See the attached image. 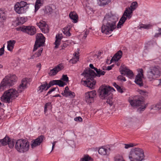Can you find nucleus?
<instances>
[{
    "label": "nucleus",
    "instance_id": "f257e3e1",
    "mask_svg": "<svg viewBox=\"0 0 161 161\" xmlns=\"http://www.w3.org/2000/svg\"><path fill=\"white\" fill-rule=\"evenodd\" d=\"M27 83L26 79H23L18 88V91L14 89H10L5 91L1 97L2 101L8 103L12 102L13 99L18 97V92H21L27 88Z\"/></svg>",
    "mask_w": 161,
    "mask_h": 161
},
{
    "label": "nucleus",
    "instance_id": "f03ea898",
    "mask_svg": "<svg viewBox=\"0 0 161 161\" xmlns=\"http://www.w3.org/2000/svg\"><path fill=\"white\" fill-rule=\"evenodd\" d=\"M118 18L112 14H107L103 20L101 30L103 33L108 34L110 33L116 28V23Z\"/></svg>",
    "mask_w": 161,
    "mask_h": 161
},
{
    "label": "nucleus",
    "instance_id": "7ed1b4c3",
    "mask_svg": "<svg viewBox=\"0 0 161 161\" xmlns=\"http://www.w3.org/2000/svg\"><path fill=\"white\" fill-rule=\"evenodd\" d=\"M105 73V71L99 69L98 72L96 74L94 71L89 68L84 70L81 74V75L84 76L86 79L85 80H83L82 79L81 82L85 86L92 88L96 83L95 81H93L94 78L96 76L99 77L101 75H104Z\"/></svg>",
    "mask_w": 161,
    "mask_h": 161
},
{
    "label": "nucleus",
    "instance_id": "20e7f679",
    "mask_svg": "<svg viewBox=\"0 0 161 161\" xmlns=\"http://www.w3.org/2000/svg\"><path fill=\"white\" fill-rule=\"evenodd\" d=\"M138 4L136 2H133L129 8H126L121 18L120 19L117 25L118 28H121L126 20L127 18L130 19L131 17L133 11L137 7Z\"/></svg>",
    "mask_w": 161,
    "mask_h": 161
},
{
    "label": "nucleus",
    "instance_id": "39448f33",
    "mask_svg": "<svg viewBox=\"0 0 161 161\" xmlns=\"http://www.w3.org/2000/svg\"><path fill=\"white\" fill-rule=\"evenodd\" d=\"M160 67L157 65L150 66L147 72L146 76L148 80L153 81L158 78L161 75Z\"/></svg>",
    "mask_w": 161,
    "mask_h": 161
},
{
    "label": "nucleus",
    "instance_id": "423d86ee",
    "mask_svg": "<svg viewBox=\"0 0 161 161\" xmlns=\"http://www.w3.org/2000/svg\"><path fill=\"white\" fill-rule=\"evenodd\" d=\"M143 150L138 148L132 149L129 156L130 161H141L143 159Z\"/></svg>",
    "mask_w": 161,
    "mask_h": 161
},
{
    "label": "nucleus",
    "instance_id": "0eeeda50",
    "mask_svg": "<svg viewBox=\"0 0 161 161\" xmlns=\"http://www.w3.org/2000/svg\"><path fill=\"white\" fill-rule=\"evenodd\" d=\"M17 81V77L14 75H9L6 76L1 83L0 90L2 91L8 86L14 85Z\"/></svg>",
    "mask_w": 161,
    "mask_h": 161
},
{
    "label": "nucleus",
    "instance_id": "6e6552de",
    "mask_svg": "<svg viewBox=\"0 0 161 161\" xmlns=\"http://www.w3.org/2000/svg\"><path fill=\"white\" fill-rule=\"evenodd\" d=\"M29 147V142L26 140L19 139L16 142L15 148L18 152L20 153H24L28 151Z\"/></svg>",
    "mask_w": 161,
    "mask_h": 161
},
{
    "label": "nucleus",
    "instance_id": "1a4fd4ad",
    "mask_svg": "<svg viewBox=\"0 0 161 161\" xmlns=\"http://www.w3.org/2000/svg\"><path fill=\"white\" fill-rule=\"evenodd\" d=\"M29 8L28 4L24 1L17 2L15 5L14 9L19 14L25 13Z\"/></svg>",
    "mask_w": 161,
    "mask_h": 161
},
{
    "label": "nucleus",
    "instance_id": "9d476101",
    "mask_svg": "<svg viewBox=\"0 0 161 161\" xmlns=\"http://www.w3.org/2000/svg\"><path fill=\"white\" fill-rule=\"evenodd\" d=\"M99 96L102 99L110 95L111 92L115 91L114 89L110 86L104 85L100 89Z\"/></svg>",
    "mask_w": 161,
    "mask_h": 161
},
{
    "label": "nucleus",
    "instance_id": "9b49d317",
    "mask_svg": "<svg viewBox=\"0 0 161 161\" xmlns=\"http://www.w3.org/2000/svg\"><path fill=\"white\" fill-rule=\"evenodd\" d=\"M36 40L34 46L33 51L37 50L38 47L42 46L45 42V38L41 33H39L36 36Z\"/></svg>",
    "mask_w": 161,
    "mask_h": 161
},
{
    "label": "nucleus",
    "instance_id": "f8f14e48",
    "mask_svg": "<svg viewBox=\"0 0 161 161\" xmlns=\"http://www.w3.org/2000/svg\"><path fill=\"white\" fill-rule=\"evenodd\" d=\"M96 94V92L94 90L86 92L85 97L86 102L88 103H93L94 101Z\"/></svg>",
    "mask_w": 161,
    "mask_h": 161
},
{
    "label": "nucleus",
    "instance_id": "ddd939ff",
    "mask_svg": "<svg viewBox=\"0 0 161 161\" xmlns=\"http://www.w3.org/2000/svg\"><path fill=\"white\" fill-rule=\"evenodd\" d=\"M120 71L122 75H127L130 78H132L133 76V72L124 65H122L120 68Z\"/></svg>",
    "mask_w": 161,
    "mask_h": 161
},
{
    "label": "nucleus",
    "instance_id": "4468645a",
    "mask_svg": "<svg viewBox=\"0 0 161 161\" xmlns=\"http://www.w3.org/2000/svg\"><path fill=\"white\" fill-rule=\"evenodd\" d=\"M140 96H138L137 98L136 97L133 98V99L129 101L131 106L133 107H137L140 106L144 103L142 99H141Z\"/></svg>",
    "mask_w": 161,
    "mask_h": 161
},
{
    "label": "nucleus",
    "instance_id": "2eb2a0df",
    "mask_svg": "<svg viewBox=\"0 0 161 161\" xmlns=\"http://www.w3.org/2000/svg\"><path fill=\"white\" fill-rule=\"evenodd\" d=\"M48 85V86L45 90H47L51 86L54 85H58L59 86L63 87L66 85V84L60 80H53L50 81Z\"/></svg>",
    "mask_w": 161,
    "mask_h": 161
},
{
    "label": "nucleus",
    "instance_id": "dca6fc26",
    "mask_svg": "<svg viewBox=\"0 0 161 161\" xmlns=\"http://www.w3.org/2000/svg\"><path fill=\"white\" fill-rule=\"evenodd\" d=\"M143 70L142 69H139V73L136 76L135 80L136 83L139 85L140 86H143L142 79V76L143 75Z\"/></svg>",
    "mask_w": 161,
    "mask_h": 161
},
{
    "label": "nucleus",
    "instance_id": "f3484780",
    "mask_svg": "<svg viewBox=\"0 0 161 161\" xmlns=\"http://www.w3.org/2000/svg\"><path fill=\"white\" fill-rule=\"evenodd\" d=\"M45 139V137L41 135L39 136L38 138L33 140V142L31 144L32 147L34 148L39 145Z\"/></svg>",
    "mask_w": 161,
    "mask_h": 161
},
{
    "label": "nucleus",
    "instance_id": "a211bd4d",
    "mask_svg": "<svg viewBox=\"0 0 161 161\" xmlns=\"http://www.w3.org/2000/svg\"><path fill=\"white\" fill-rule=\"evenodd\" d=\"M64 67L62 64H59L53 69L51 70L49 74L51 76L55 75L58 71L62 69Z\"/></svg>",
    "mask_w": 161,
    "mask_h": 161
},
{
    "label": "nucleus",
    "instance_id": "6ab92c4d",
    "mask_svg": "<svg viewBox=\"0 0 161 161\" xmlns=\"http://www.w3.org/2000/svg\"><path fill=\"white\" fill-rule=\"evenodd\" d=\"M37 25L41 29L42 32L47 33L48 32L49 30L47 28L46 22L43 21L41 20L39 22L36 23Z\"/></svg>",
    "mask_w": 161,
    "mask_h": 161
},
{
    "label": "nucleus",
    "instance_id": "aec40b11",
    "mask_svg": "<svg viewBox=\"0 0 161 161\" xmlns=\"http://www.w3.org/2000/svg\"><path fill=\"white\" fill-rule=\"evenodd\" d=\"M110 151V148L105 147H102L99 148L98 150L99 154L103 155H108Z\"/></svg>",
    "mask_w": 161,
    "mask_h": 161
},
{
    "label": "nucleus",
    "instance_id": "412c9836",
    "mask_svg": "<svg viewBox=\"0 0 161 161\" xmlns=\"http://www.w3.org/2000/svg\"><path fill=\"white\" fill-rule=\"evenodd\" d=\"M122 55V51L119 50L115 54L114 56L110 60V63H112L113 61L116 62L118 61L121 58Z\"/></svg>",
    "mask_w": 161,
    "mask_h": 161
},
{
    "label": "nucleus",
    "instance_id": "4be33fe9",
    "mask_svg": "<svg viewBox=\"0 0 161 161\" xmlns=\"http://www.w3.org/2000/svg\"><path fill=\"white\" fill-rule=\"evenodd\" d=\"M62 94L66 97L70 96L71 97H74L75 96L74 92L69 91L68 86L65 87L64 92H62Z\"/></svg>",
    "mask_w": 161,
    "mask_h": 161
},
{
    "label": "nucleus",
    "instance_id": "5701e85b",
    "mask_svg": "<svg viewBox=\"0 0 161 161\" xmlns=\"http://www.w3.org/2000/svg\"><path fill=\"white\" fill-rule=\"evenodd\" d=\"M25 29L24 32H25L29 34L33 35L36 33V30L33 26H25Z\"/></svg>",
    "mask_w": 161,
    "mask_h": 161
},
{
    "label": "nucleus",
    "instance_id": "b1692460",
    "mask_svg": "<svg viewBox=\"0 0 161 161\" xmlns=\"http://www.w3.org/2000/svg\"><path fill=\"white\" fill-rule=\"evenodd\" d=\"M56 40L55 42V48H57L58 46L59 45L60 42L62 38V34H58L56 36Z\"/></svg>",
    "mask_w": 161,
    "mask_h": 161
},
{
    "label": "nucleus",
    "instance_id": "393cba45",
    "mask_svg": "<svg viewBox=\"0 0 161 161\" xmlns=\"http://www.w3.org/2000/svg\"><path fill=\"white\" fill-rule=\"evenodd\" d=\"M10 138L8 136H6L3 139L0 140V146H5L8 144Z\"/></svg>",
    "mask_w": 161,
    "mask_h": 161
},
{
    "label": "nucleus",
    "instance_id": "a878e982",
    "mask_svg": "<svg viewBox=\"0 0 161 161\" xmlns=\"http://www.w3.org/2000/svg\"><path fill=\"white\" fill-rule=\"evenodd\" d=\"M48 86V85L47 82H44L43 84H42L39 87L38 92H39V93H41L43 90H46Z\"/></svg>",
    "mask_w": 161,
    "mask_h": 161
},
{
    "label": "nucleus",
    "instance_id": "bb28decb",
    "mask_svg": "<svg viewBox=\"0 0 161 161\" xmlns=\"http://www.w3.org/2000/svg\"><path fill=\"white\" fill-rule=\"evenodd\" d=\"M70 18L74 21V23L77 22L78 16L76 14L75 12H71L69 14Z\"/></svg>",
    "mask_w": 161,
    "mask_h": 161
},
{
    "label": "nucleus",
    "instance_id": "cd10ccee",
    "mask_svg": "<svg viewBox=\"0 0 161 161\" xmlns=\"http://www.w3.org/2000/svg\"><path fill=\"white\" fill-rule=\"evenodd\" d=\"M15 42L14 40H10L8 42L7 49L8 50L12 51L14 48Z\"/></svg>",
    "mask_w": 161,
    "mask_h": 161
},
{
    "label": "nucleus",
    "instance_id": "c85d7f7f",
    "mask_svg": "<svg viewBox=\"0 0 161 161\" xmlns=\"http://www.w3.org/2000/svg\"><path fill=\"white\" fill-rule=\"evenodd\" d=\"M6 19V15L2 10H0V22H3Z\"/></svg>",
    "mask_w": 161,
    "mask_h": 161
},
{
    "label": "nucleus",
    "instance_id": "c756f323",
    "mask_svg": "<svg viewBox=\"0 0 161 161\" xmlns=\"http://www.w3.org/2000/svg\"><path fill=\"white\" fill-rule=\"evenodd\" d=\"M27 20V19L25 17H19L18 19V22L17 23V25L20 24H22L25 22Z\"/></svg>",
    "mask_w": 161,
    "mask_h": 161
},
{
    "label": "nucleus",
    "instance_id": "7c9ffc66",
    "mask_svg": "<svg viewBox=\"0 0 161 161\" xmlns=\"http://www.w3.org/2000/svg\"><path fill=\"white\" fill-rule=\"evenodd\" d=\"M161 105L158 103L156 104L153 105L151 106L150 108L151 109H153L154 110H158L161 109Z\"/></svg>",
    "mask_w": 161,
    "mask_h": 161
},
{
    "label": "nucleus",
    "instance_id": "2f4dec72",
    "mask_svg": "<svg viewBox=\"0 0 161 161\" xmlns=\"http://www.w3.org/2000/svg\"><path fill=\"white\" fill-rule=\"evenodd\" d=\"M69 29L68 27H67L64 28L62 30L63 33L66 36H70L71 35L69 32Z\"/></svg>",
    "mask_w": 161,
    "mask_h": 161
},
{
    "label": "nucleus",
    "instance_id": "473e14b6",
    "mask_svg": "<svg viewBox=\"0 0 161 161\" xmlns=\"http://www.w3.org/2000/svg\"><path fill=\"white\" fill-rule=\"evenodd\" d=\"M42 4L41 2V0H37L35 4V12H36L40 8Z\"/></svg>",
    "mask_w": 161,
    "mask_h": 161
},
{
    "label": "nucleus",
    "instance_id": "72a5a7b5",
    "mask_svg": "<svg viewBox=\"0 0 161 161\" xmlns=\"http://www.w3.org/2000/svg\"><path fill=\"white\" fill-rule=\"evenodd\" d=\"M53 12V9L50 6H47L46 7L45 13L48 14H51Z\"/></svg>",
    "mask_w": 161,
    "mask_h": 161
},
{
    "label": "nucleus",
    "instance_id": "f704fd0d",
    "mask_svg": "<svg viewBox=\"0 0 161 161\" xmlns=\"http://www.w3.org/2000/svg\"><path fill=\"white\" fill-rule=\"evenodd\" d=\"M16 142V141L14 139H10L8 142V145L9 147L10 148H12L13 147L14 145V143Z\"/></svg>",
    "mask_w": 161,
    "mask_h": 161
},
{
    "label": "nucleus",
    "instance_id": "c9c22d12",
    "mask_svg": "<svg viewBox=\"0 0 161 161\" xmlns=\"http://www.w3.org/2000/svg\"><path fill=\"white\" fill-rule=\"evenodd\" d=\"M80 161H93V159L88 156H85L81 159Z\"/></svg>",
    "mask_w": 161,
    "mask_h": 161
},
{
    "label": "nucleus",
    "instance_id": "e433bc0d",
    "mask_svg": "<svg viewBox=\"0 0 161 161\" xmlns=\"http://www.w3.org/2000/svg\"><path fill=\"white\" fill-rule=\"evenodd\" d=\"M75 58H74L73 59H71L70 61L71 62L72 61H73L74 60V62L73 63H75L76 62L79 60V56H78V53H75Z\"/></svg>",
    "mask_w": 161,
    "mask_h": 161
},
{
    "label": "nucleus",
    "instance_id": "4c0bfd02",
    "mask_svg": "<svg viewBox=\"0 0 161 161\" xmlns=\"http://www.w3.org/2000/svg\"><path fill=\"white\" fill-rule=\"evenodd\" d=\"M43 48H40L39 50L38 51V53H35V54L34 55L35 57H39L41 55V54L42 52Z\"/></svg>",
    "mask_w": 161,
    "mask_h": 161
},
{
    "label": "nucleus",
    "instance_id": "58836bf2",
    "mask_svg": "<svg viewBox=\"0 0 161 161\" xmlns=\"http://www.w3.org/2000/svg\"><path fill=\"white\" fill-rule=\"evenodd\" d=\"M25 26H22L20 27H17L16 28V30L17 31H21L23 32H24L25 29Z\"/></svg>",
    "mask_w": 161,
    "mask_h": 161
},
{
    "label": "nucleus",
    "instance_id": "ea45409f",
    "mask_svg": "<svg viewBox=\"0 0 161 161\" xmlns=\"http://www.w3.org/2000/svg\"><path fill=\"white\" fill-rule=\"evenodd\" d=\"M61 79L64 81L68 82L69 81V78L67 75H63Z\"/></svg>",
    "mask_w": 161,
    "mask_h": 161
},
{
    "label": "nucleus",
    "instance_id": "a19ab883",
    "mask_svg": "<svg viewBox=\"0 0 161 161\" xmlns=\"http://www.w3.org/2000/svg\"><path fill=\"white\" fill-rule=\"evenodd\" d=\"M56 89H57L58 91V89L57 87L53 88L52 89H50L48 92L47 94H46V96H47L48 94H50L52 92L55 91Z\"/></svg>",
    "mask_w": 161,
    "mask_h": 161
},
{
    "label": "nucleus",
    "instance_id": "79ce46f5",
    "mask_svg": "<svg viewBox=\"0 0 161 161\" xmlns=\"http://www.w3.org/2000/svg\"><path fill=\"white\" fill-rule=\"evenodd\" d=\"M99 1L103 4L106 5L111 2V0H99Z\"/></svg>",
    "mask_w": 161,
    "mask_h": 161
},
{
    "label": "nucleus",
    "instance_id": "37998d69",
    "mask_svg": "<svg viewBox=\"0 0 161 161\" xmlns=\"http://www.w3.org/2000/svg\"><path fill=\"white\" fill-rule=\"evenodd\" d=\"M106 102L107 103L109 104L110 106L112 105L113 103V100L111 98L107 99Z\"/></svg>",
    "mask_w": 161,
    "mask_h": 161
},
{
    "label": "nucleus",
    "instance_id": "c03bdc74",
    "mask_svg": "<svg viewBox=\"0 0 161 161\" xmlns=\"http://www.w3.org/2000/svg\"><path fill=\"white\" fill-rule=\"evenodd\" d=\"M125 149H128L130 147H132L134 146V145L132 144H125Z\"/></svg>",
    "mask_w": 161,
    "mask_h": 161
},
{
    "label": "nucleus",
    "instance_id": "a18cd8bd",
    "mask_svg": "<svg viewBox=\"0 0 161 161\" xmlns=\"http://www.w3.org/2000/svg\"><path fill=\"white\" fill-rule=\"evenodd\" d=\"M74 120L76 121L81 122L82 121V119L80 116L75 118Z\"/></svg>",
    "mask_w": 161,
    "mask_h": 161
},
{
    "label": "nucleus",
    "instance_id": "49530a36",
    "mask_svg": "<svg viewBox=\"0 0 161 161\" xmlns=\"http://www.w3.org/2000/svg\"><path fill=\"white\" fill-rule=\"evenodd\" d=\"M159 33H156L154 36L156 37H157L159 36H161V28H160L159 29Z\"/></svg>",
    "mask_w": 161,
    "mask_h": 161
},
{
    "label": "nucleus",
    "instance_id": "de8ad7c7",
    "mask_svg": "<svg viewBox=\"0 0 161 161\" xmlns=\"http://www.w3.org/2000/svg\"><path fill=\"white\" fill-rule=\"evenodd\" d=\"M147 105V104H146L144 106H142L139 108V109H140L141 111H143L146 107Z\"/></svg>",
    "mask_w": 161,
    "mask_h": 161
},
{
    "label": "nucleus",
    "instance_id": "09e8293b",
    "mask_svg": "<svg viewBox=\"0 0 161 161\" xmlns=\"http://www.w3.org/2000/svg\"><path fill=\"white\" fill-rule=\"evenodd\" d=\"M156 82L157 85H161V79L157 80Z\"/></svg>",
    "mask_w": 161,
    "mask_h": 161
},
{
    "label": "nucleus",
    "instance_id": "8fccbe9b",
    "mask_svg": "<svg viewBox=\"0 0 161 161\" xmlns=\"http://www.w3.org/2000/svg\"><path fill=\"white\" fill-rule=\"evenodd\" d=\"M116 89L119 92L121 93H122L123 92V91H122V88L119 86Z\"/></svg>",
    "mask_w": 161,
    "mask_h": 161
},
{
    "label": "nucleus",
    "instance_id": "3c124183",
    "mask_svg": "<svg viewBox=\"0 0 161 161\" xmlns=\"http://www.w3.org/2000/svg\"><path fill=\"white\" fill-rule=\"evenodd\" d=\"M88 32L87 31H86L85 33L84 34L83 36V38L84 39H86V38L87 37V36L88 34Z\"/></svg>",
    "mask_w": 161,
    "mask_h": 161
},
{
    "label": "nucleus",
    "instance_id": "603ef678",
    "mask_svg": "<svg viewBox=\"0 0 161 161\" xmlns=\"http://www.w3.org/2000/svg\"><path fill=\"white\" fill-rule=\"evenodd\" d=\"M115 161H124L122 157H121L119 158H115Z\"/></svg>",
    "mask_w": 161,
    "mask_h": 161
},
{
    "label": "nucleus",
    "instance_id": "864d4df0",
    "mask_svg": "<svg viewBox=\"0 0 161 161\" xmlns=\"http://www.w3.org/2000/svg\"><path fill=\"white\" fill-rule=\"evenodd\" d=\"M4 45L3 47L0 49V53H2L3 54L4 53Z\"/></svg>",
    "mask_w": 161,
    "mask_h": 161
},
{
    "label": "nucleus",
    "instance_id": "5fc2aeb1",
    "mask_svg": "<svg viewBox=\"0 0 161 161\" xmlns=\"http://www.w3.org/2000/svg\"><path fill=\"white\" fill-rule=\"evenodd\" d=\"M45 106L47 107H49L50 108L51 107V103H47L46 104Z\"/></svg>",
    "mask_w": 161,
    "mask_h": 161
},
{
    "label": "nucleus",
    "instance_id": "6e6d98bb",
    "mask_svg": "<svg viewBox=\"0 0 161 161\" xmlns=\"http://www.w3.org/2000/svg\"><path fill=\"white\" fill-rule=\"evenodd\" d=\"M113 66H114L113 65L110 66H108L106 69L108 70H110L112 69Z\"/></svg>",
    "mask_w": 161,
    "mask_h": 161
},
{
    "label": "nucleus",
    "instance_id": "4d7b16f0",
    "mask_svg": "<svg viewBox=\"0 0 161 161\" xmlns=\"http://www.w3.org/2000/svg\"><path fill=\"white\" fill-rule=\"evenodd\" d=\"M122 78H123V76L121 75H120L118 77L117 79L118 80H122Z\"/></svg>",
    "mask_w": 161,
    "mask_h": 161
},
{
    "label": "nucleus",
    "instance_id": "13d9d810",
    "mask_svg": "<svg viewBox=\"0 0 161 161\" xmlns=\"http://www.w3.org/2000/svg\"><path fill=\"white\" fill-rule=\"evenodd\" d=\"M148 26H146V25H142V26H141L140 28L147 29L148 28Z\"/></svg>",
    "mask_w": 161,
    "mask_h": 161
},
{
    "label": "nucleus",
    "instance_id": "bf43d9fd",
    "mask_svg": "<svg viewBox=\"0 0 161 161\" xmlns=\"http://www.w3.org/2000/svg\"><path fill=\"white\" fill-rule=\"evenodd\" d=\"M152 138L153 139V140H152V142H153L155 141V140H156V139L157 137H155V136H153L152 137Z\"/></svg>",
    "mask_w": 161,
    "mask_h": 161
},
{
    "label": "nucleus",
    "instance_id": "052dcab7",
    "mask_svg": "<svg viewBox=\"0 0 161 161\" xmlns=\"http://www.w3.org/2000/svg\"><path fill=\"white\" fill-rule=\"evenodd\" d=\"M89 66L91 68L93 69L95 68L92 64H90V65H89Z\"/></svg>",
    "mask_w": 161,
    "mask_h": 161
},
{
    "label": "nucleus",
    "instance_id": "680f3d73",
    "mask_svg": "<svg viewBox=\"0 0 161 161\" xmlns=\"http://www.w3.org/2000/svg\"><path fill=\"white\" fill-rule=\"evenodd\" d=\"M93 69L96 71L97 73L96 74H97V73H98L99 72V69H98L97 68L95 67Z\"/></svg>",
    "mask_w": 161,
    "mask_h": 161
},
{
    "label": "nucleus",
    "instance_id": "e2e57ef3",
    "mask_svg": "<svg viewBox=\"0 0 161 161\" xmlns=\"http://www.w3.org/2000/svg\"><path fill=\"white\" fill-rule=\"evenodd\" d=\"M93 69L96 71L97 73L96 74H97V73H98L99 72V69H98L97 68L95 67Z\"/></svg>",
    "mask_w": 161,
    "mask_h": 161
},
{
    "label": "nucleus",
    "instance_id": "0e129e2a",
    "mask_svg": "<svg viewBox=\"0 0 161 161\" xmlns=\"http://www.w3.org/2000/svg\"><path fill=\"white\" fill-rule=\"evenodd\" d=\"M61 97V96L59 94H56V95L53 96V97Z\"/></svg>",
    "mask_w": 161,
    "mask_h": 161
},
{
    "label": "nucleus",
    "instance_id": "69168bd1",
    "mask_svg": "<svg viewBox=\"0 0 161 161\" xmlns=\"http://www.w3.org/2000/svg\"><path fill=\"white\" fill-rule=\"evenodd\" d=\"M53 144V145H52V151L53 150V149H54V147H55V145L54 144Z\"/></svg>",
    "mask_w": 161,
    "mask_h": 161
},
{
    "label": "nucleus",
    "instance_id": "338daca9",
    "mask_svg": "<svg viewBox=\"0 0 161 161\" xmlns=\"http://www.w3.org/2000/svg\"><path fill=\"white\" fill-rule=\"evenodd\" d=\"M122 80H123L124 81H125L126 80L125 78V77H123V78H122Z\"/></svg>",
    "mask_w": 161,
    "mask_h": 161
},
{
    "label": "nucleus",
    "instance_id": "774afa93",
    "mask_svg": "<svg viewBox=\"0 0 161 161\" xmlns=\"http://www.w3.org/2000/svg\"><path fill=\"white\" fill-rule=\"evenodd\" d=\"M117 85L116 84V83L115 82H114L113 83V85L115 87L116 85Z\"/></svg>",
    "mask_w": 161,
    "mask_h": 161
}]
</instances>
